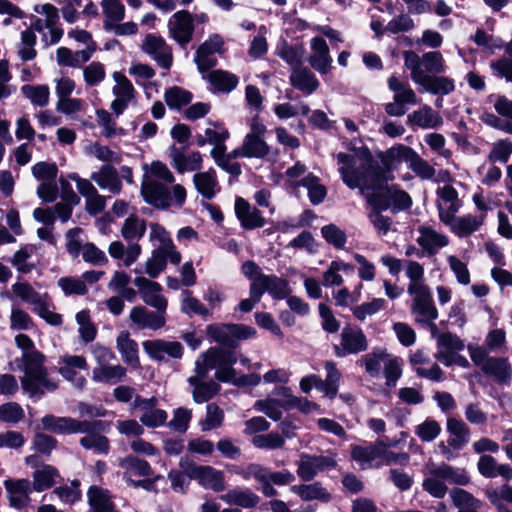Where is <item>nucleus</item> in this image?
<instances>
[{"instance_id":"nucleus-4","label":"nucleus","mask_w":512,"mask_h":512,"mask_svg":"<svg viewBox=\"0 0 512 512\" xmlns=\"http://www.w3.org/2000/svg\"><path fill=\"white\" fill-rule=\"evenodd\" d=\"M368 349L367 337L359 327L355 329L350 326L343 328L340 345H334L333 350L336 357L343 358L350 354H358Z\"/></svg>"},{"instance_id":"nucleus-60","label":"nucleus","mask_w":512,"mask_h":512,"mask_svg":"<svg viewBox=\"0 0 512 512\" xmlns=\"http://www.w3.org/2000/svg\"><path fill=\"white\" fill-rule=\"evenodd\" d=\"M441 432V427L436 420L427 418L416 428L417 436L424 442L433 441Z\"/></svg>"},{"instance_id":"nucleus-54","label":"nucleus","mask_w":512,"mask_h":512,"mask_svg":"<svg viewBox=\"0 0 512 512\" xmlns=\"http://www.w3.org/2000/svg\"><path fill=\"white\" fill-rule=\"evenodd\" d=\"M33 176L39 181H55L58 174V167L55 163L38 162L32 167Z\"/></svg>"},{"instance_id":"nucleus-43","label":"nucleus","mask_w":512,"mask_h":512,"mask_svg":"<svg viewBox=\"0 0 512 512\" xmlns=\"http://www.w3.org/2000/svg\"><path fill=\"white\" fill-rule=\"evenodd\" d=\"M252 443L259 449H279L285 444V439L277 432L255 435Z\"/></svg>"},{"instance_id":"nucleus-64","label":"nucleus","mask_w":512,"mask_h":512,"mask_svg":"<svg viewBox=\"0 0 512 512\" xmlns=\"http://www.w3.org/2000/svg\"><path fill=\"white\" fill-rule=\"evenodd\" d=\"M192 413L186 408L179 407L174 411L173 419L168 426L179 433H185L188 429Z\"/></svg>"},{"instance_id":"nucleus-56","label":"nucleus","mask_w":512,"mask_h":512,"mask_svg":"<svg viewBox=\"0 0 512 512\" xmlns=\"http://www.w3.org/2000/svg\"><path fill=\"white\" fill-rule=\"evenodd\" d=\"M206 409V420L203 423L202 430L208 431L219 428L224 420L223 410L215 403L208 404Z\"/></svg>"},{"instance_id":"nucleus-61","label":"nucleus","mask_w":512,"mask_h":512,"mask_svg":"<svg viewBox=\"0 0 512 512\" xmlns=\"http://www.w3.org/2000/svg\"><path fill=\"white\" fill-rule=\"evenodd\" d=\"M422 60L427 72L434 74H441L445 72L444 59L439 51L424 53Z\"/></svg>"},{"instance_id":"nucleus-34","label":"nucleus","mask_w":512,"mask_h":512,"mask_svg":"<svg viewBox=\"0 0 512 512\" xmlns=\"http://www.w3.org/2000/svg\"><path fill=\"white\" fill-rule=\"evenodd\" d=\"M119 466L126 470V472H132L134 475L142 477H150L154 474L150 463L141 459L135 455H127L120 459Z\"/></svg>"},{"instance_id":"nucleus-19","label":"nucleus","mask_w":512,"mask_h":512,"mask_svg":"<svg viewBox=\"0 0 512 512\" xmlns=\"http://www.w3.org/2000/svg\"><path fill=\"white\" fill-rule=\"evenodd\" d=\"M422 86L425 91L434 95H448L455 90L454 80L445 76L423 75L422 79L417 83Z\"/></svg>"},{"instance_id":"nucleus-47","label":"nucleus","mask_w":512,"mask_h":512,"mask_svg":"<svg viewBox=\"0 0 512 512\" xmlns=\"http://www.w3.org/2000/svg\"><path fill=\"white\" fill-rule=\"evenodd\" d=\"M413 311L426 317L428 321H434L438 317V310L431 294L419 299H414Z\"/></svg>"},{"instance_id":"nucleus-27","label":"nucleus","mask_w":512,"mask_h":512,"mask_svg":"<svg viewBox=\"0 0 512 512\" xmlns=\"http://www.w3.org/2000/svg\"><path fill=\"white\" fill-rule=\"evenodd\" d=\"M193 182L196 190L206 199H212L215 196V186L218 185L216 171L210 168L206 172L196 173L193 176Z\"/></svg>"},{"instance_id":"nucleus-8","label":"nucleus","mask_w":512,"mask_h":512,"mask_svg":"<svg viewBox=\"0 0 512 512\" xmlns=\"http://www.w3.org/2000/svg\"><path fill=\"white\" fill-rule=\"evenodd\" d=\"M142 346L147 355L156 361H163L164 354L174 359H180L184 353L183 345L178 341L146 340Z\"/></svg>"},{"instance_id":"nucleus-41","label":"nucleus","mask_w":512,"mask_h":512,"mask_svg":"<svg viewBox=\"0 0 512 512\" xmlns=\"http://www.w3.org/2000/svg\"><path fill=\"white\" fill-rule=\"evenodd\" d=\"M167 266V253L165 248H160L152 252V257L146 262V273L151 278H157L158 275Z\"/></svg>"},{"instance_id":"nucleus-28","label":"nucleus","mask_w":512,"mask_h":512,"mask_svg":"<svg viewBox=\"0 0 512 512\" xmlns=\"http://www.w3.org/2000/svg\"><path fill=\"white\" fill-rule=\"evenodd\" d=\"M189 383L194 385L193 400L198 403H204L211 400L221 390L220 384L210 380L208 382L199 381L197 378H189Z\"/></svg>"},{"instance_id":"nucleus-13","label":"nucleus","mask_w":512,"mask_h":512,"mask_svg":"<svg viewBox=\"0 0 512 512\" xmlns=\"http://www.w3.org/2000/svg\"><path fill=\"white\" fill-rule=\"evenodd\" d=\"M130 320L136 324L139 329L149 328L158 330L166 323L164 316L149 311L144 306L133 307L130 311Z\"/></svg>"},{"instance_id":"nucleus-38","label":"nucleus","mask_w":512,"mask_h":512,"mask_svg":"<svg viewBox=\"0 0 512 512\" xmlns=\"http://www.w3.org/2000/svg\"><path fill=\"white\" fill-rule=\"evenodd\" d=\"M431 476L448 480L451 483L462 486H465L470 482V478L466 473H459L454 467L447 464H442L441 466L433 469L431 471Z\"/></svg>"},{"instance_id":"nucleus-62","label":"nucleus","mask_w":512,"mask_h":512,"mask_svg":"<svg viewBox=\"0 0 512 512\" xmlns=\"http://www.w3.org/2000/svg\"><path fill=\"white\" fill-rule=\"evenodd\" d=\"M33 319L22 309L13 307L10 315V328L12 330H30Z\"/></svg>"},{"instance_id":"nucleus-55","label":"nucleus","mask_w":512,"mask_h":512,"mask_svg":"<svg viewBox=\"0 0 512 512\" xmlns=\"http://www.w3.org/2000/svg\"><path fill=\"white\" fill-rule=\"evenodd\" d=\"M256 324L265 330H268L271 334L279 339L284 338L280 326L276 323L275 319L269 312H256L254 314Z\"/></svg>"},{"instance_id":"nucleus-6","label":"nucleus","mask_w":512,"mask_h":512,"mask_svg":"<svg viewBox=\"0 0 512 512\" xmlns=\"http://www.w3.org/2000/svg\"><path fill=\"white\" fill-rule=\"evenodd\" d=\"M141 195L147 204L156 209L167 210L171 206V191L165 184L159 181L143 182Z\"/></svg>"},{"instance_id":"nucleus-57","label":"nucleus","mask_w":512,"mask_h":512,"mask_svg":"<svg viewBox=\"0 0 512 512\" xmlns=\"http://www.w3.org/2000/svg\"><path fill=\"white\" fill-rule=\"evenodd\" d=\"M511 154L512 141L508 139L499 140L489 153L488 160L491 163H494L496 161H499L501 163H507Z\"/></svg>"},{"instance_id":"nucleus-50","label":"nucleus","mask_w":512,"mask_h":512,"mask_svg":"<svg viewBox=\"0 0 512 512\" xmlns=\"http://www.w3.org/2000/svg\"><path fill=\"white\" fill-rule=\"evenodd\" d=\"M25 416L24 410L16 402H7L0 405V421L5 423H17Z\"/></svg>"},{"instance_id":"nucleus-9","label":"nucleus","mask_w":512,"mask_h":512,"mask_svg":"<svg viewBox=\"0 0 512 512\" xmlns=\"http://www.w3.org/2000/svg\"><path fill=\"white\" fill-rule=\"evenodd\" d=\"M254 285L261 297L265 293H269L274 300H284L292 293L289 281L275 274L261 275L259 283H254Z\"/></svg>"},{"instance_id":"nucleus-15","label":"nucleus","mask_w":512,"mask_h":512,"mask_svg":"<svg viewBox=\"0 0 512 512\" xmlns=\"http://www.w3.org/2000/svg\"><path fill=\"white\" fill-rule=\"evenodd\" d=\"M446 427L451 434L447 444L455 450H461L469 442V427L462 420L454 417L448 418Z\"/></svg>"},{"instance_id":"nucleus-36","label":"nucleus","mask_w":512,"mask_h":512,"mask_svg":"<svg viewBox=\"0 0 512 512\" xmlns=\"http://www.w3.org/2000/svg\"><path fill=\"white\" fill-rule=\"evenodd\" d=\"M482 223L483 216L478 218L468 214L466 216L456 218V223L452 225L451 231L460 238L468 237L477 231Z\"/></svg>"},{"instance_id":"nucleus-63","label":"nucleus","mask_w":512,"mask_h":512,"mask_svg":"<svg viewBox=\"0 0 512 512\" xmlns=\"http://www.w3.org/2000/svg\"><path fill=\"white\" fill-rule=\"evenodd\" d=\"M84 80L88 86H96L105 78V68L100 62H92L83 71Z\"/></svg>"},{"instance_id":"nucleus-1","label":"nucleus","mask_w":512,"mask_h":512,"mask_svg":"<svg viewBox=\"0 0 512 512\" xmlns=\"http://www.w3.org/2000/svg\"><path fill=\"white\" fill-rule=\"evenodd\" d=\"M44 430L55 434L85 433L79 441L87 450L94 449L97 453L107 454L110 449L109 439L102 435L110 430L111 423L104 420H78L72 417H57L47 414L41 419Z\"/></svg>"},{"instance_id":"nucleus-46","label":"nucleus","mask_w":512,"mask_h":512,"mask_svg":"<svg viewBox=\"0 0 512 512\" xmlns=\"http://www.w3.org/2000/svg\"><path fill=\"white\" fill-rule=\"evenodd\" d=\"M325 369L327 372L325 383H326V396L333 399L338 393L339 381L341 379V373L336 367V364L332 361L325 363Z\"/></svg>"},{"instance_id":"nucleus-35","label":"nucleus","mask_w":512,"mask_h":512,"mask_svg":"<svg viewBox=\"0 0 512 512\" xmlns=\"http://www.w3.org/2000/svg\"><path fill=\"white\" fill-rule=\"evenodd\" d=\"M193 94L182 87L173 86L165 90L164 99L170 109L180 110L191 103Z\"/></svg>"},{"instance_id":"nucleus-59","label":"nucleus","mask_w":512,"mask_h":512,"mask_svg":"<svg viewBox=\"0 0 512 512\" xmlns=\"http://www.w3.org/2000/svg\"><path fill=\"white\" fill-rule=\"evenodd\" d=\"M450 496L453 504L459 509L479 506L480 503L470 492L462 488L451 489Z\"/></svg>"},{"instance_id":"nucleus-45","label":"nucleus","mask_w":512,"mask_h":512,"mask_svg":"<svg viewBox=\"0 0 512 512\" xmlns=\"http://www.w3.org/2000/svg\"><path fill=\"white\" fill-rule=\"evenodd\" d=\"M286 400L279 399H267V400H259L256 405L260 407V410L271 420L279 421L282 418V411L279 408H283L288 411L287 406H285Z\"/></svg>"},{"instance_id":"nucleus-11","label":"nucleus","mask_w":512,"mask_h":512,"mask_svg":"<svg viewBox=\"0 0 512 512\" xmlns=\"http://www.w3.org/2000/svg\"><path fill=\"white\" fill-rule=\"evenodd\" d=\"M482 372L487 376L494 377L499 385L511 384L512 366L505 357H490L481 367Z\"/></svg>"},{"instance_id":"nucleus-40","label":"nucleus","mask_w":512,"mask_h":512,"mask_svg":"<svg viewBox=\"0 0 512 512\" xmlns=\"http://www.w3.org/2000/svg\"><path fill=\"white\" fill-rule=\"evenodd\" d=\"M23 95L29 98L32 104L44 107L49 101V88L46 85H23L21 87Z\"/></svg>"},{"instance_id":"nucleus-25","label":"nucleus","mask_w":512,"mask_h":512,"mask_svg":"<svg viewBox=\"0 0 512 512\" xmlns=\"http://www.w3.org/2000/svg\"><path fill=\"white\" fill-rule=\"evenodd\" d=\"M230 323H213L206 327V335L210 341L219 344L224 348H238L239 343L232 339L230 334Z\"/></svg>"},{"instance_id":"nucleus-24","label":"nucleus","mask_w":512,"mask_h":512,"mask_svg":"<svg viewBox=\"0 0 512 512\" xmlns=\"http://www.w3.org/2000/svg\"><path fill=\"white\" fill-rule=\"evenodd\" d=\"M33 483L31 484L33 491L43 492L54 486L56 477H59V471L56 467L43 464L40 469L33 472Z\"/></svg>"},{"instance_id":"nucleus-52","label":"nucleus","mask_w":512,"mask_h":512,"mask_svg":"<svg viewBox=\"0 0 512 512\" xmlns=\"http://www.w3.org/2000/svg\"><path fill=\"white\" fill-rule=\"evenodd\" d=\"M101 6L108 20L118 23L124 19L125 6L121 0H102Z\"/></svg>"},{"instance_id":"nucleus-14","label":"nucleus","mask_w":512,"mask_h":512,"mask_svg":"<svg viewBox=\"0 0 512 512\" xmlns=\"http://www.w3.org/2000/svg\"><path fill=\"white\" fill-rule=\"evenodd\" d=\"M87 497L91 512H119L108 489L92 485L87 491Z\"/></svg>"},{"instance_id":"nucleus-39","label":"nucleus","mask_w":512,"mask_h":512,"mask_svg":"<svg viewBox=\"0 0 512 512\" xmlns=\"http://www.w3.org/2000/svg\"><path fill=\"white\" fill-rule=\"evenodd\" d=\"M246 151L249 153L248 158H265L269 152L270 147L264 140V137H257L254 135H246L243 141Z\"/></svg>"},{"instance_id":"nucleus-33","label":"nucleus","mask_w":512,"mask_h":512,"mask_svg":"<svg viewBox=\"0 0 512 512\" xmlns=\"http://www.w3.org/2000/svg\"><path fill=\"white\" fill-rule=\"evenodd\" d=\"M403 148H407V145L396 144L385 151L377 152V157L381 161L380 170H382V173L394 172L396 169L394 163L404 161V158L401 156Z\"/></svg>"},{"instance_id":"nucleus-23","label":"nucleus","mask_w":512,"mask_h":512,"mask_svg":"<svg viewBox=\"0 0 512 512\" xmlns=\"http://www.w3.org/2000/svg\"><path fill=\"white\" fill-rule=\"evenodd\" d=\"M290 83L305 94H312L320 86L316 76L307 68H295L290 75Z\"/></svg>"},{"instance_id":"nucleus-49","label":"nucleus","mask_w":512,"mask_h":512,"mask_svg":"<svg viewBox=\"0 0 512 512\" xmlns=\"http://www.w3.org/2000/svg\"><path fill=\"white\" fill-rule=\"evenodd\" d=\"M94 379L100 382L121 380L126 375V369L121 365H107L93 371Z\"/></svg>"},{"instance_id":"nucleus-22","label":"nucleus","mask_w":512,"mask_h":512,"mask_svg":"<svg viewBox=\"0 0 512 512\" xmlns=\"http://www.w3.org/2000/svg\"><path fill=\"white\" fill-rule=\"evenodd\" d=\"M25 375H30L35 379H44L48 375L45 367L46 356L39 350L23 354Z\"/></svg>"},{"instance_id":"nucleus-32","label":"nucleus","mask_w":512,"mask_h":512,"mask_svg":"<svg viewBox=\"0 0 512 512\" xmlns=\"http://www.w3.org/2000/svg\"><path fill=\"white\" fill-rule=\"evenodd\" d=\"M221 499L230 505H237L242 508H254L259 502V496L247 489L244 491L230 490Z\"/></svg>"},{"instance_id":"nucleus-48","label":"nucleus","mask_w":512,"mask_h":512,"mask_svg":"<svg viewBox=\"0 0 512 512\" xmlns=\"http://www.w3.org/2000/svg\"><path fill=\"white\" fill-rule=\"evenodd\" d=\"M383 451L374 445L360 446L354 445L351 449V457L358 462L369 463L382 456Z\"/></svg>"},{"instance_id":"nucleus-42","label":"nucleus","mask_w":512,"mask_h":512,"mask_svg":"<svg viewBox=\"0 0 512 512\" xmlns=\"http://www.w3.org/2000/svg\"><path fill=\"white\" fill-rule=\"evenodd\" d=\"M321 234L325 241L336 249L344 248L347 236L337 225L331 223L323 226L321 228Z\"/></svg>"},{"instance_id":"nucleus-2","label":"nucleus","mask_w":512,"mask_h":512,"mask_svg":"<svg viewBox=\"0 0 512 512\" xmlns=\"http://www.w3.org/2000/svg\"><path fill=\"white\" fill-rule=\"evenodd\" d=\"M367 202L372 209H376L378 212H384L391 208L393 213L408 210L413 204L409 193L397 184L385 187L383 192H372L367 195Z\"/></svg>"},{"instance_id":"nucleus-20","label":"nucleus","mask_w":512,"mask_h":512,"mask_svg":"<svg viewBox=\"0 0 512 512\" xmlns=\"http://www.w3.org/2000/svg\"><path fill=\"white\" fill-rule=\"evenodd\" d=\"M407 124L412 126L416 125L423 129L438 128L443 124V119L438 112L425 105L422 110L414 111L408 115Z\"/></svg>"},{"instance_id":"nucleus-10","label":"nucleus","mask_w":512,"mask_h":512,"mask_svg":"<svg viewBox=\"0 0 512 512\" xmlns=\"http://www.w3.org/2000/svg\"><path fill=\"white\" fill-rule=\"evenodd\" d=\"M311 49L313 53L308 60L311 67L322 75L328 74L332 68V57L326 41L319 36L312 38Z\"/></svg>"},{"instance_id":"nucleus-30","label":"nucleus","mask_w":512,"mask_h":512,"mask_svg":"<svg viewBox=\"0 0 512 512\" xmlns=\"http://www.w3.org/2000/svg\"><path fill=\"white\" fill-rule=\"evenodd\" d=\"M390 357L387 350L382 347H375L372 352L362 356L361 361L364 362L366 373L371 377H378L381 371V362Z\"/></svg>"},{"instance_id":"nucleus-26","label":"nucleus","mask_w":512,"mask_h":512,"mask_svg":"<svg viewBox=\"0 0 512 512\" xmlns=\"http://www.w3.org/2000/svg\"><path fill=\"white\" fill-rule=\"evenodd\" d=\"M290 490L297 494L303 501L320 500L328 502L331 499V495L321 486L320 482L293 485Z\"/></svg>"},{"instance_id":"nucleus-29","label":"nucleus","mask_w":512,"mask_h":512,"mask_svg":"<svg viewBox=\"0 0 512 512\" xmlns=\"http://www.w3.org/2000/svg\"><path fill=\"white\" fill-rule=\"evenodd\" d=\"M359 172L362 179L363 189L376 192L379 187V181L383 180L382 170L378 161L370 164H360Z\"/></svg>"},{"instance_id":"nucleus-37","label":"nucleus","mask_w":512,"mask_h":512,"mask_svg":"<svg viewBox=\"0 0 512 512\" xmlns=\"http://www.w3.org/2000/svg\"><path fill=\"white\" fill-rule=\"evenodd\" d=\"M205 489H211L214 492H222L225 490L224 474L220 470H216L212 466L206 465L205 469L198 481Z\"/></svg>"},{"instance_id":"nucleus-58","label":"nucleus","mask_w":512,"mask_h":512,"mask_svg":"<svg viewBox=\"0 0 512 512\" xmlns=\"http://www.w3.org/2000/svg\"><path fill=\"white\" fill-rule=\"evenodd\" d=\"M385 300L383 298H374L370 302H364L353 309V315L356 319L363 321L367 315H373L384 308Z\"/></svg>"},{"instance_id":"nucleus-12","label":"nucleus","mask_w":512,"mask_h":512,"mask_svg":"<svg viewBox=\"0 0 512 512\" xmlns=\"http://www.w3.org/2000/svg\"><path fill=\"white\" fill-rule=\"evenodd\" d=\"M4 486L12 507L23 508L30 500L29 495L32 493L33 488L28 479H7L4 481Z\"/></svg>"},{"instance_id":"nucleus-18","label":"nucleus","mask_w":512,"mask_h":512,"mask_svg":"<svg viewBox=\"0 0 512 512\" xmlns=\"http://www.w3.org/2000/svg\"><path fill=\"white\" fill-rule=\"evenodd\" d=\"M402 157L404 162L408 163V167L420 178L431 179L435 174V169L410 146L402 149Z\"/></svg>"},{"instance_id":"nucleus-21","label":"nucleus","mask_w":512,"mask_h":512,"mask_svg":"<svg viewBox=\"0 0 512 512\" xmlns=\"http://www.w3.org/2000/svg\"><path fill=\"white\" fill-rule=\"evenodd\" d=\"M117 348L121 353L122 360L133 369L140 368L138 356V344L131 339L128 332H121L117 337Z\"/></svg>"},{"instance_id":"nucleus-16","label":"nucleus","mask_w":512,"mask_h":512,"mask_svg":"<svg viewBox=\"0 0 512 512\" xmlns=\"http://www.w3.org/2000/svg\"><path fill=\"white\" fill-rule=\"evenodd\" d=\"M418 231L421 236L417 239V243L428 255L436 253L435 248H442L448 245L449 239L443 234H439L433 228L427 226H419Z\"/></svg>"},{"instance_id":"nucleus-44","label":"nucleus","mask_w":512,"mask_h":512,"mask_svg":"<svg viewBox=\"0 0 512 512\" xmlns=\"http://www.w3.org/2000/svg\"><path fill=\"white\" fill-rule=\"evenodd\" d=\"M384 376L386 379V385L390 388L395 387L397 381L402 376V359L390 356L385 361Z\"/></svg>"},{"instance_id":"nucleus-7","label":"nucleus","mask_w":512,"mask_h":512,"mask_svg":"<svg viewBox=\"0 0 512 512\" xmlns=\"http://www.w3.org/2000/svg\"><path fill=\"white\" fill-rule=\"evenodd\" d=\"M234 209L241 227L245 230L261 228L267 223L262 212L258 208L252 207L247 200L240 196L235 199Z\"/></svg>"},{"instance_id":"nucleus-53","label":"nucleus","mask_w":512,"mask_h":512,"mask_svg":"<svg viewBox=\"0 0 512 512\" xmlns=\"http://www.w3.org/2000/svg\"><path fill=\"white\" fill-rule=\"evenodd\" d=\"M404 64L411 70V79L417 84L426 75L421 69V59L418 54L412 50L403 52Z\"/></svg>"},{"instance_id":"nucleus-3","label":"nucleus","mask_w":512,"mask_h":512,"mask_svg":"<svg viewBox=\"0 0 512 512\" xmlns=\"http://www.w3.org/2000/svg\"><path fill=\"white\" fill-rule=\"evenodd\" d=\"M170 36L182 47L189 44L195 31L193 14L188 10L174 13L168 21Z\"/></svg>"},{"instance_id":"nucleus-17","label":"nucleus","mask_w":512,"mask_h":512,"mask_svg":"<svg viewBox=\"0 0 512 512\" xmlns=\"http://www.w3.org/2000/svg\"><path fill=\"white\" fill-rule=\"evenodd\" d=\"M90 179L95 181L102 189L109 188L112 193H119L121 191V180L116 168L111 164L102 165L99 172L91 174Z\"/></svg>"},{"instance_id":"nucleus-31","label":"nucleus","mask_w":512,"mask_h":512,"mask_svg":"<svg viewBox=\"0 0 512 512\" xmlns=\"http://www.w3.org/2000/svg\"><path fill=\"white\" fill-rule=\"evenodd\" d=\"M209 82L217 91L229 93L237 87L239 78L231 72L219 69L210 73Z\"/></svg>"},{"instance_id":"nucleus-51","label":"nucleus","mask_w":512,"mask_h":512,"mask_svg":"<svg viewBox=\"0 0 512 512\" xmlns=\"http://www.w3.org/2000/svg\"><path fill=\"white\" fill-rule=\"evenodd\" d=\"M58 285L67 296L73 294L83 296L88 292L85 282L74 277H62L59 279Z\"/></svg>"},{"instance_id":"nucleus-5","label":"nucleus","mask_w":512,"mask_h":512,"mask_svg":"<svg viewBox=\"0 0 512 512\" xmlns=\"http://www.w3.org/2000/svg\"><path fill=\"white\" fill-rule=\"evenodd\" d=\"M224 40L220 34H211L207 40L201 43L196 49L194 62L199 72L205 73L217 65V59L211 58L214 53L222 54Z\"/></svg>"}]
</instances>
